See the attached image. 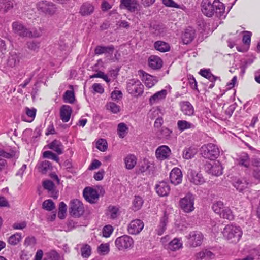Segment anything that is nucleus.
Listing matches in <instances>:
<instances>
[{
    "label": "nucleus",
    "mask_w": 260,
    "mask_h": 260,
    "mask_svg": "<svg viewBox=\"0 0 260 260\" xmlns=\"http://www.w3.org/2000/svg\"><path fill=\"white\" fill-rule=\"evenodd\" d=\"M105 171L103 170H101L98 172L95 173L94 175V178L97 181L102 180L104 177Z\"/></svg>",
    "instance_id": "63"
},
{
    "label": "nucleus",
    "mask_w": 260,
    "mask_h": 260,
    "mask_svg": "<svg viewBox=\"0 0 260 260\" xmlns=\"http://www.w3.org/2000/svg\"><path fill=\"white\" fill-rule=\"evenodd\" d=\"M181 109L184 114L191 116L193 114L194 108L192 105L188 101H183L180 104Z\"/></svg>",
    "instance_id": "28"
},
{
    "label": "nucleus",
    "mask_w": 260,
    "mask_h": 260,
    "mask_svg": "<svg viewBox=\"0 0 260 260\" xmlns=\"http://www.w3.org/2000/svg\"><path fill=\"white\" fill-rule=\"evenodd\" d=\"M206 168L208 169L209 173L213 175L218 176L222 174L223 167L219 161L206 165Z\"/></svg>",
    "instance_id": "16"
},
{
    "label": "nucleus",
    "mask_w": 260,
    "mask_h": 260,
    "mask_svg": "<svg viewBox=\"0 0 260 260\" xmlns=\"http://www.w3.org/2000/svg\"><path fill=\"white\" fill-rule=\"evenodd\" d=\"M124 162L125 168L127 170H132L137 164V158L134 154H129L124 158Z\"/></svg>",
    "instance_id": "24"
},
{
    "label": "nucleus",
    "mask_w": 260,
    "mask_h": 260,
    "mask_svg": "<svg viewBox=\"0 0 260 260\" xmlns=\"http://www.w3.org/2000/svg\"><path fill=\"white\" fill-rule=\"evenodd\" d=\"M72 112V109L70 106L62 105L60 109V119L64 122H68L70 119Z\"/></svg>",
    "instance_id": "18"
},
{
    "label": "nucleus",
    "mask_w": 260,
    "mask_h": 260,
    "mask_svg": "<svg viewBox=\"0 0 260 260\" xmlns=\"http://www.w3.org/2000/svg\"><path fill=\"white\" fill-rule=\"evenodd\" d=\"M21 59L20 54L15 52H10L7 60L6 67L8 68L17 67L20 63Z\"/></svg>",
    "instance_id": "13"
},
{
    "label": "nucleus",
    "mask_w": 260,
    "mask_h": 260,
    "mask_svg": "<svg viewBox=\"0 0 260 260\" xmlns=\"http://www.w3.org/2000/svg\"><path fill=\"white\" fill-rule=\"evenodd\" d=\"M149 66L153 69H159L162 66V61L158 56H151L149 58Z\"/></svg>",
    "instance_id": "31"
},
{
    "label": "nucleus",
    "mask_w": 260,
    "mask_h": 260,
    "mask_svg": "<svg viewBox=\"0 0 260 260\" xmlns=\"http://www.w3.org/2000/svg\"><path fill=\"white\" fill-rule=\"evenodd\" d=\"M127 90L129 94L138 96L143 93V85L139 80L131 79L127 84Z\"/></svg>",
    "instance_id": "6"
},
{
    "label": "nucleus",
    "mask_w": 260,
    "mask_h": 260,
    "mask_svg": "<svg viewBox=\"0 0 260 260\" xmlns=\"http://www.w3.org/2000/svg\"><path fill=\"white\" fill-rule=\"evenodd\" d=\"M122 93L121 91L115 89L112 92L111 97L113 100H119L122 98Z\"/></svg>",
    "instance_id": "54"
},
{
    "label": "nucleus",
    "mask_w": 260,
    "mask_h": 260,
    "mask_svg": "<svg viewBox=\"0 0 260 260\" xmlns=\"http://www.w3.org/2000/svg\"><path fill=\"white\" fill-rule=\"evenodd\" d=\"M102 165L101 161L98 159H94L92 161L90 165L88 167V170H93L99 168Z\"/></svg>",
    "instance_id": "57"
},
{
    "label": "nucleus",
    "mask_w": 260,
    "mask_h": 260,
    "mask_svg": "<svg viewBox=\"0 0 260 260\" xmlns=\"http://www.w3.org/2000/svg\"><path fill=\"white\" fill-rule=\"evenodd\" d=\"M43 185L45 189L49 191L53 190L54 188V183L50 180H46L44 181L43 183Z\"/></svg>",
    "instance_id": "55"
},
{
    "label": "nucleus",
    "mask_w": 260,
    "mask_h": 260,
    "mask_svg": "<svg viewBox=\"0 0 260 260\" xmlns=\"http://www.w3.org/2000/svg\"><path fill=\"white\" fill-rule=\"evenodd\" d=\"M36 239L34 237H26L24 241V245L26 246H28L31 245H34L36 243Z\"/></svg>",
    "instance_id": "62"
},
{
    "label": "nucleus",
    "mask_w": 260,
    "mask_h": 260,
    "mask_svg": "<svg viewBox=\"0 0 260 260\" xmlns=\"http://www.w3.org/2000/svg\"><path fill=\"white\" fill-rule=\"evenodd\" d=\"M67 211V206L63 202H61L59 203V208H58V217L60 219H63L66 217V214Z\"/></svg>",
    "instance_id": "41"
},
{
    "label": "nucleus",
    "mask_w": 260,
    "mask_h": 260,
    "mask_svg": "<svg viewBox=\"0 0 260 260\" xmlns=\"http://www.w3.org/2000/svg\"><path fill=\"white\" fill-rule=\"evenodd\" d=\"M219 215L221 217L229 220H232L234 218L231 210L229 207H225Z\"/></svg>",
    "instance_id": "43"
},
{
    "label": "nucleus",
    "mask_w": 260,
    "mask_h": 260,
    "mask_svg": "<svg viewBox=\"0 0 260 260\" xmlns=\"http://www.w3.org/2000/svg\"><path fill=\"white\" fill-rule=\"evenodd\" d=\"M157 193L160 197L167 196L170 191V187L168 183L165 181H161L155 186Z\"/></svg>",
    "instance_id": "17"
},
{
    "label": "nucleus",
    "mask_w": 260,
    "mask_h": 260,
    "mask_svg": "<svg viewBox=\"0 0 260 260\" xmlns=\"http://www.w3.org/2000/svg\"><path fill=\"white\" fill-rule=\"evenodd\" d=\"M22 239L21 234L16 233L11 235L8 239V242L11 245H16L19 243Z\"/></svg>",
    "instance_id": "37"
},
{
    "label": "nucleus",
    "mask_w": 260,
    "mask_h": 260,
    "mask_svg": "<svg viewBox=\"0 0 260 260\" xmlns=\"http://www.w3.org/2000/svg\"><path fill=\"white\" fill-rule=\"evenodd\" d=\"M188 177L190 182L195 185H201L205 182L201 174L197 173L192 170L188 173Z\"/></svg>",
    "instance_id": "22"
},
{
    "label": "nucleus",
    "mask_w": 260,
    "mask_h": 260,
    "mask_svg": "<svg viewBox=\"0 0 260 260\" xmlns=\"http://www.w3.org/2000/svg\"><path fill=\"white\" fill-rule=\"evenodd\" d=\"M134 243L133 239L127 235L117 237L114 242L115 246L120 251L131 249L133 247Z\"/></svg>",
    "instance_id": "4"
},
{
    "label": "nucleus",
    "mask_w": 260,
    "mask_h": 260,
    "mask_svg": "<svg viewBox=\"0 0 260 260\" xmlns=\"http://www.w3.org/2000/svg\"><path fill=\"white\" fill-rule=\"evenodd\" d=\"M238 165L243 166L246 168L249 167L250 159L248 154L246 153H243L237 159Z\"/></svg>",
    "instance_id": "36"
},
{
    "label": "nucleus",
    "mask_w": 260,
    "mask_h": 260,
    "mask_svg": "<svg viewBox=\"0 0 260 260\" xmlns=\"http://www.w3.org/2000/svg\"><path fill=\"white\" fill-rule=\"evenodd\" d=\"M162 3L166 6L179 8V5L176 4L173 0H162Z\"/></svg>",
    "instance_id": "59"
},
{
    "label": "nucleus",
    "mask_w": 260,
    "mask_h": 260,
    "mask_svg": "<svg viewBox=\"0 0 260 260\" xmlns=\"http://www.w3.org/2000/svg\"><path fill=\"white\" fill-rule=\"evenodd\" d=\"M154 48L161 52H166L169 51L170 49V46L168 43L162 41H157L154 43Z\"/></svg>",
    "instance_id": "35"
},
{
    "label": "nucleus",
    "mask_w": 260,
    "mask_h": 260,
    "mask_svg": "<svg viewBox=\"0 0 260 260\" xmlns=\"http://www.w3.org/2000/svg\"><path fill=\"white\" fill-rule=\"evenodd\" d=\"M85 199L90 203H95L99 200V195L98 191L92 188H85L83 192Z\"/></svg>",
    "instance_id": "11"
},
{
    "label": "nucleus",
    "mask_w": 260,
    "mask_h": 260,
    "mask_svg": "<svg viewBox=\"0 0 260 260\" xmlns=\"http://www.w3.org/2000/svg\"><path fill=\"white\" fill-rule=\"evenodd\" d=\"M144 226L143 222L140 219H135L131 221L127 226V231L129 234L138 235Z\"/></svg>",
    "instance_id": "10"
},
{
    "label": "nucleus",
    "mask_w": 260,
    "mask_h": 260,
    "mask_svg": "<svg viewBox=\"0 0 260 260\" xmlns=\"http://www.w3.org/2000/svg\"><path fill=\"white\" fill-rule=\"evenodd\" d=\"M194 198L192 194H187L179 201V205L181 209L186 213L191 212L194 209Z\"/></svg>",
    "instance_id": "5"
},
{
    "label": "nucleus",
    "mask_w": 260,
    "mask_h": 260,
    "mask_svg": "<svg viewBox=\"0 0 260 260\" xmlns=\"http://www.w3.org/2000/svg\"><path fill=\"white\" fill-rule=\"evenodd\" d=\"M224 207L223 203L221 201H217L214 203L212 206V209L216 213L220 214L223 211Z\"/></svg>",
    "instance_id": "47"
},
{
    "label": "nucleus",
    "mask_w": 260,
    "mask_h": 260,
    "mask_svg": "<svg viewBox=\"0 0 260 260\" xmlns=\"http://www.w3.org/2000/svg\"><path fill=\"white\" fill-rule=\"evenodd\" d=\"M94 92L102 94L104 92V89L100 83H94L92 86Z\"/></svg>",
    "instance_id": "56"
},
{
    "label": "nucleus",
    "mask_w": 260,
    "mask_h": 260,
    "mask_svg": "<svg viewBox=\"0 0 260 260\" xmlns=\"http://www.w3.org/2000/svg\"><path fill=\"white\" fill-rule=\"evenodd\" d=\"M195 30L192 27L187 28L182 35V40L184 44L190 43L194 38Z\"/></svg>",
    "instance_id": "19"
},
{
    "label": "nucleus",
    "mask_w": 260,
    "mask_h": 260,
    "mask_svg": "<svg viewBox=\"0 0 260 260\" xmlns=\"http://www.w3.org/2000/svg\"><path fill=\"white\" fill-rule=\"evenodd\" d=\"M170 179L172 184L177 185L181 183L182 174L181 170L178 168H174L170 173Z\"/></svg>",
    "instance_id": "15"
},
{
    "label": "nucleus",
    "mask_w": 260,
    "mask_h": 260,
    "mask_svg": "<svg viewBox=\"0 0 260 260\" xmlns=\"http://www.w3.org/2000/svg\"><path fill=\"white\" fill-rule=\"evenodd\" d=\"M252 33L250 31H245V34L243 36L242 41L245 44L250 45L251 42V37Z\"/></svg>",
    "instance_id": "58"
},
{
    "label": "nucleus",
    "mask_w": 260,
    "mask_h": 260,
    "mask_svg": "<svg viewBox=\"0 0 260 260\" xmlns=\"http://www.w3.org/2000/svg\"><path fill=\"white\" fill-rule=\"evenodd\" d=\"M198 152V149L196 147H186L182 152V157L185 159H190L194 157Z\"/></svg>",
    "instance_id": "27"
},
{
    "label": "nucleus",
    "mask_w": 260,
    "mask_h": 260,
    "mask_svg": "<svg viewBox=\"0 0 260 260\" xmlns=\"http://www.w3.org/2000/svg\"><path fill=\"white\" fill-rule=\"evenodd\" d=\"M26 47L30 50L37 51L40 47V42L32 40L27 42Z\"/></svg>",
    "instance_id": "49"
},
{
    "label": "nucleus",
    "mask_w": 260,
    "mask_h": 260,
    "mask_svg": "<svg viewBox=\"0 0 260 260\" xmlns=\"http://www.w3.org/2000/svg\"><path fill=\"white\" fill-rule=\"evenodd\" d=\"M223 236L232 242H237L242 235V232L239 226L232 224L227 225L222 231Z\"/></svg>",
    "instance_id": "2"
},
{
    "label": "nucleus",
    "mask_w": 260,
    "mask_h": 260,
    "mask_svg": "<svg viewBox=\"0 0 260 260\" xmlns=\"http://www.w3.org/2000/svg\"><path fill=\"white\" fill-rule=\"evenodd\" d=\"M114 50V47L111 45L107 46H98L95 48V54L101 55L102 54H107V56H112Z\"/></svg>",
    "instance_id": "20"
},
{
    "label": "nucleus",
    "mask_w": 260,
    "mask_h": 260,
    "mask_svg": "<svg viewBox=\"0 0 260 260\" xmlns=\"http://www.w3.org/2000/svg\"><path fill=\"white\" fill-rule=\"evenodd\" d=\"M171 154V149L166 145H162L158 147L155 151V156L159 161L168 159Z\"/></svg>",
    "instance_id": "12"
},
{
    "label": "nucleus",
    "mask_w": 260,
    "mask_h": 260,
    "mask_svg": "<svg viewBox=\"0 0 260 260\" xmlns=\"http://www.w3.org/2000/svg\"><path fill=\"white\" fill-rule=\"evenodd\" d=\"M249 183L244 178L239 179L234 183V186L240 192H242L248 187Z\"/></svg>",
    "instance_id": "32"
},
{
    "label": "nucleus",
    "mask_w": 260,
    "mask_h": 260,
    "mask_svg": "<svg viewBox=\"0 0 260 260\" xmlns=\"http://www.w3.org/2000/svg\"><path fill=\"white\" fill-rule=\"evenodd\" d=\"M42 208L48 211H51L55 209L54 202L51 200H46L42 204Z\"/></svg>",
    "instance_id": "48"
},
{
    "label": "nucleus",
    "mask_w": 260,
    "mask_h": 260,
    "mask_svg": "<svg viewBox=\"0 0 260 260\" xmlns=\"http://www.w3.org/2000/svg\"><path fill=\"white\" fill-rule=\"evenodd\" d=\"M81 255L82 257L87 258L91 254V248L87 244H83L81 247Z\"/></svg>",
    "instance_id": "38"
},
{
    "label": "nucleus",
    "mask_w": 260,
    "mask_h": 260,
    "mask_svg": "<svg viewBox=\"0 0 260 260\" xmlns=\"http://www.w3.org/2000/svg\"><path fill=\"white\" fill-rule=\"evenodd\" d=\"M113 231V228L111 225H107L105 226L103 229V235L106 238L109 237Z\"/></svg>",
    "instance_id": "53"
},
{
    "label": "nucleus",
    "mask_w": 260,
    "mask_h": 260,
    "mask_svg": "<svg viewBox=\"0 0 260 260\" xmlns=\"http://www.w3.org/2000/svg\"><path fill=\"white\" fill-rule=\"evenodd\" d=\"M252 176L260 183V168L254 169L252 171Z\"/></svg>",
    "instance_id": "64"
},
{
    "label": "nucleus",
    "mask_w": 260,
    "mask_h": 260,
    "mask_svg": "<svg viewBox=\"0 0 260 260\" xmlns=\"http://www.w3.org/2000/svg\"><path fill=\"white\" fill-rule=\"evenodd\" d=\"M26 224L25 221L16 222L13 224L12 227L15 230H23L26 226Z\"/></svg>",
    "instance_id": "60"
},
{
    "label": "nucleus",
    "mask_w": 260,
    "mask_h": 260,
    "mask_svg": "<svg viewBox=\"0 0 260 260\" xmlns=\"http://www.w3.org/2000/svg\"><path fill=\"white\" fill-rule=\"evenodd\" d=\"M52 168L51 164L48 160H45L40 164L39 169L40 171L45 174L47 171L50 170Z\"/></svg>",
    "instance_id": "44"
},
{
    "label": "nucleus",
    "mask_w": 260,
    "mask_h": 260,
    "mask_svg": "<svg viewBox=\"0 0 260 260\" xmlns=\"http://www.w3.org/2000/svg\"><path fill=\"white\" fill-rule=\"evenodd\" d=\"M70 213L74 217H79L84 212V208L82 203L78 199H74L70 202Z\"/></svg>",
    "instance_id": "7"
},
{
    "label": "nucleus",
    "mask_w": 260,
    "mask_h": 260,
    "mask_svg": "<svg viewBox=\"0 0 260 260\" xmlns=\"http://www.w3.org/2000/svg\"><path fill=\"white\" fill-rule=\"evenodd\" d=\"M225 7L223 3L219 0H214L212 3L209 0H202L201 10L208 17L215 15L217 17H225Z\"/></svg>",
    "instance_id": "1"
},
{
    "label": "nucleus",
    "mask_w": 260,
    "mask_h": 260,
    "mask_svg": "<svg viewBox=\"0 0 260 260\" xmlns=\"http://www.w3.org/2000/svg\"><path fill=\"white\" fill-rule=\"evenodd\" d=\"M177 126L179 130H185L186 129H193L194 126L193 124L187 122L186 120H179L177 122Z\"/></svg>",
    "instance_id": "40"
},
{
    "label": "nucleus",
    "mask_w": 260,
    "mask_h": 260,
    "mask_svg": "<svg viewBox=\"0 0 260 260\" xmlns=\"http://www.w3.org/2000/svg\"><path fill=\"white\" fill-rule=\"evenodd\" d=\"M98 251L101 255L107 254L110 251L109 245L108 243L100 244L98 247Z\"/></svg>",
    "instance_id": "51"
},
{
    "label": "nucleus",
    "mask_w": 260,
    "mask_h": 260,
    "mask_svg": "<svg viewBox=\"0 0 260 260\" xmlns=\"http://www.w3.org/2000/svg\"><path fill=\"white\" fill-rule=\"evenodd\" d=\"M42 35V31L40 28L38 30L37 29H34L32 31H30V35L27 36V37H34L38 38L40 37Z\"/></svg>",
    "instance_id": "61"
},
{
    "label": "nucleus",
    "mask_w": 260,
    "mask_h": 260,
    "mask_svg": "<svg viewBox=\"0 0 260 260\" xmlns=\"http://www.w3.org/2000/svg\"><path fill=\"white\" fill-rule=\"evenodd\" d=\"M25 114L22 115V119L24 121L31 122L32 121L36 116V109L34 108H29L26 107L25 109Z\"/></svg>",
    "instance_id": "25"
},
{
    "label": "nucleus",
    "mask_w": 260,
    "mask_h": 260,
    "mask_svg": "<svg viewBox=\"0 0 260 260\" xmlns=\"http://www.w3.org/2000/svg\"><path fill=\"white\" fill-rule=\"evenodd\" d=\"M143 204L142 198L139 196H136L132 203V209L134 211H137L141 209Z\"/></svg>",
    "instance_id": "39"
},
{
    "label": "nucleus",
    "mask_w": 260,
    "mask_h": 260,
    "mask_svg": "<svg viewBox=\"0 0 260 260\" xmlns=\"http://www.w3.org/2000/svg\"><path fill=\"white\" fill-rule=\"evenodd\" d=\"M107 109L113 113H117L120 111V107L113 102H108L106 105Z\"/></svg>",
    "instance_id": "50"
},
{
    "label": "nucleus",
    "mask_w": 260,
    "mask_h": 260,
    "mask_svg": "<svg viewBox=\"0 0 260 260\" xmlns=\"http://www.w3.org/2000/svg\"><path fill=\"white\" fill-rule=\"evenodd\" d=\"M43 156L44 158H50L57 162H58L59 160L57 155L50 151H46L44 152L43 153Z\"/></svg>",
    "instance_id": "52"
},
{
    "label": "nucleus",
    "mask_w": 260,
    "mask_h": 260,
    "mask_svg": "<svg viewBox=\"0 0 260 260\" xmlns=\"http://www.w3.org/2000/svg\"><path fill=\"white\" fill-rule=\"evenodd\" d=\"M94 11V7L90 3L86 2L84 3L81 7L80 13L82 16L90 15Z\"/></svg>",
    "instance_id": "33"
},
{
    "label": "nucleus",
    "mask_w": 260,
    "mask_h": 260,
    "mask_svg": "<svg viewBox=\"0 0 260 260\" xmlns=\"http://www.w3.org/2000/svg\"><path fill=\"white\" fill-rule=\"evenodd\" d=\"M96 147L101 151L104 152L107 149L108 144L104 139H100L96 141Z\"/></svg>",
    "instance_id": "46"
},
{
    "label": "nucleus",
    "mask_w": 260,
    "mask_h": 260,
    "mask_svg": "<svg viewBox=\"0 0 260 260\" xmlns=\"http://www.w3.org/2000/svg\"><path fill=\"white\" fill-rule=\"evenodd\" d=\"M188 243L190 246L196 247L201 245L203 240L202 234L198 231H192L190 232L187 237Z\"/></svg>",
    "instance_id": "9"
},
{
    "label": "nucleus",
    "mask_w": 260,
    "mask_h": 260,
    "mask_svg": "<svg viewBox=\"0 0 260 260\" xmlns=\"http://www.w3.org/2000/svg\"><path fill=\"white\" fill-rule=\"evenodd\" d=\"M120 8L121 9H126L131 12H134L138 6V4L136 0H121Z\"/></svg>",
    "instance_id": "23"
},
{
    "label": "nucleus",
    "mask_w": 260,
    "mask_h": 260,
    "mask_svg": "<svg viewBox=\"0 0 260 260\" xmlns=\"http://www.w3.org/2000/svg\"><path fill=\"white\" fill-rule=\"evenodd\" d=\"M168 222V216L166 213L160 218V223L157 228L156 229V233L158 235H161L166 230V226Z\"/></svg>",
    "instance_id": "30"
},
{
    "label": "nucleus",
    "mask_w": 260,
    "mask_h": 260,
    "mask_svg": "<svg viewBox=\"0 0 260 260\" xmlns=\"http://www.w3.org/2000/svg\"><path fill=\"white\" fill-rule=\"evenodd\" d=\"M167 90L166 89H162L157 92L150 98V103L151 104H153L156 102H158L159 101L165 99L167 95Z\"/></svg>",
    "instance_id": "29"
},
{
    "label": "nucleus",
    "mask_w": 260,
    "mask_h": 260,
    "mask_svg": "<svg viewBox=\"0 0 260 260\" xmlns=\"http://www.w3.org/2000/svg\"><path fill=\"white\" fill-rule=\"evenodd\" d=\"M182 247V243L181 239L178 238H174L172 241L169 242L166 245L165 248L168 250L175 251L178 250Z\"/></svg>",
    "instance_id": "21"
},
{
    "label": "nucleus",
    "mask_w": 260,
    "mask_h": 260,
    "mask_svg": "<svg viewBox=\"0 0 260 260\" xmlns=\"http://www.w3.org/2000/svg\"><path fill=\"white\" fill-rule=\"evenodd\" d=\"M143 80L148 88L153 87L157 82L156 78L149 74L145 73L143 74Z\"/></svg>",
    "instance_id": "34"
},
{
    "label": "nucleus",
    "mask_w": 260,
    "mask_h": 260,
    "mask_svg": "<svg viewBox=\"0 0 260 260\" xmlns=\"http://www.w3.org/2000/svg\"><path fill=\"white\" fill-rule=\"evenodd\" d=\"M13 0H0V4L2 9L4 12H7L13 7Z\"/></svg>",
    "instance_id": "45"
},
{
    "label": "nucleus",
    "mask_w": 260,
    "mask_h": 260,
    "mask_svg": "<svg viewBox=\"0 0 260 260\" xmlns=\"http://www.w3.org/2000/svg\"><path fill=\"white\" fill-rule=\"evenodd\" d=\"M37 8L39 11L48 15H53L56 10V5L47 1L39 2L37 4Z\"/></svg>",
    "instance_id": "8"
},
{
    "label": "nucleus",
    "mask_w": 260,
    "mask_h": 260,
    "mask_svg": "<svg viewBox=\"0 0 260 260\" xmlns=\"http://www.w3.org/2000/svg\"><path fill=\"white\" fill-rule=\"evenodd\" d=\"M48 147L54 151L58 155L63 153V145L62 143L57 140H54L48 145Z\"/></svg>",
    "instance_id": "26"
},
{
    "label": "nucleus",
    "mask_w": 260,
    "mask_h": 260,
    "mask_svg": "<svg viewBox=\"0 0 260 260\" xmlns=\"http://www.w3.org/2000/svg\"><path fill=\"white\" fill-rule=\"evenodd\" d=\"M200 151L203 157L210 160L216 159L220 155L218 147L211 143L203 145Z\"/></svg>",
    "instance_id": "3"
},
{
    "label": "nucleus",
    "mask_w": 260,
    "mask_h": 260,
    "mask_svg": "<svg viewBox=\"0 0 260 260\" xmlns=\"http://www.w3.org/2000/svg\"><path fill=\"white\" fill-rule=\"evenodd\" d=\"M12 28L14 32L20 37H27L30 35V31L20 22H13Z\"/></svg>",
    "instance_id": "14"
},
{
    "label": "nucleus",
    "mask_w": 260,
    "mask_h": 260,
    "mask_svg": "<svg viewBox=\"0 0 260 260\" xmlns=\"http://www.w3.org/2000/svg\"><path fill=\"white\" fill-rule=\"evenodd\" d=\"M63 99L65 103H73L75 100L74 91L72 90H67L63 96Z\"/></svg>",
    "instance_id": "42"
}]
</instances>
